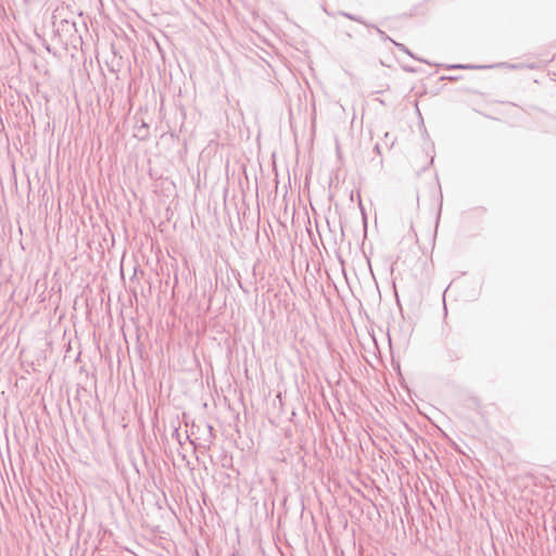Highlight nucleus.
Returning a JSON list of instances; mask_svg holds the SVG:
<instances>
[{
  "mask_svg": "<svg viewBox=\"0 0 556 556\" xmlns=\"http://www.w3.org/2000/svg\"><path fill=\"white\" fill-rule=\"evenodd\" d=\"M488 66L483 65H464V64H454L450 65L447 68L455 70V68H462V70H481L486 68Z\"/></svg>",
  "mask_w": 556,
  "mask_h": 556,
  "instance_id": "f257e3e1",
  "label": "nucleus"
},
{
  "mask_svg": "<svg viewBox=\"0 0 556 556\" xmlns=\"http://www.w3.org/2000/svg\"><path fill=\"white\" fill-rule=\"evenodd\" d=\"M393 43L395 45V47H396L400 51H402V52H404V53H407V54H408V55H410V56H414V55L410 53V51L407 49V47H406L405 45H403V43H399V42H395V41H394Z\"/></svg>",
  "mask_w": 556,
  "mask_h": 556,
  "instance_id": "7ed1b4c3",
  "label": "nucleus"
},
{
  "mask_svg": "<svg viewBox=\"0 0 556 556\" xmlns=\"http://www.w3.org/2000/svg\"><path fill=\"white\" fill-rule=\"evenodd\" d=\"M344 17L351 20V21H355V22H358V23H362V24H365V22L359 17V16H355L353 14H350V13H346V12H342L341 13Z\"/></svg>",
  "mask_w": 556,
  "mask_h": 556,
  "instance_id": "f03ea898",
  "label": "nucleus"
},
{
  "mask_svg": "<svg viewBox=\"0 0 556 556\" xmlns=\"http://www.w3.org/2000/svg\"><path fill=\"white\" fill-rule=\"evenodd\" d=\"M231 556H237L236 554H232Z\"/></svg>",
  "mask_w": 556,
  "mask_h": 556,
  "instance_id": "0eeeda50",
  "label": "nucleus"
},
{
  "mask_svg": "<svg viewBox=\"0 0 556 556\" xmlns=\"http://www.w3.org/2000/svg\"><path fill=\"white\" fill-rule=\"evenodd\" d=\"M450 357H451L452 359H459V356H456V355H455V357H454L453 355H450Z\"/></svg>",
  "mask_w": 556,
  "mask_h": 556,
  "instance_id": "39448f33",
  "label": "nucleus"
},
{
  "mask_svg": "<svg viewBox=\"0 0 556 556\" xmlns=\"http://www.w3.org/2000/svg\"><path fill=\"white\" fill-rule=\"evenodd\" d=\"M207 428H208L210 432L212 433L213 427L211 425H208Z\"/></svg>",
  "mask_w": 556,
  "mask_h": 556,
  "instance_id": "423d86ee",
  "label": "nucleus"
},
{
  "mask_svg": "<svg viewBox=\"0 0 556 556\" xmlns=\"http://www.w3.org/2000/svg\"><path fill=\"white\" fill-rule=\"evenodd\" d=\"M379 36L381 39L383 40H391L392 42H394L384 31H382L380 28L376 27Z\"/></svg>",
  "mask_w": 556,
  "mask_h": 556,
  "instance_id": "20e7f679",
  "label": "nucleus"
}]
</instances>
